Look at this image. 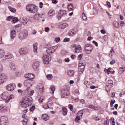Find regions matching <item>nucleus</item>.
<instances>
[{
  "label": "nucleus",
  "instance_id": "nucleus-43",
  "mask_svg": "<svg viewBox=\"0 0 125 125\" xmlns=\"http://www.w3.org/2000/svg\"><path fill=\"white\" fill-rule=\"evenodd\" d=\"M54 41H55V42H56V43H58V42H60V38L57 37L55 39Z\"/></svg>",
  "mask_w": 125,
  "mask_h": 125
},
{
  "label": "nucleus",
  "instance_id": "nucleus-3",
  "mask_svg": "<svg viewBox=\"0 0 125 125\" xmlns=\"http://www.w3.org/2000/svg\"><path fill=\"white\" fill-rule=\"evenodd\" d=\"M42 58L43 59L44 64L48 65V64H49V61L51 60V59L49 57V55L43 54Z\"/></svg>",
  "mask_w": 125,
  "mask_h": 125
},
{
  "label": "nucleus",
  "instance_id": "nucleus-49",
  "mask_svg": "<svg viewBox=\"0 0 125 125\" xmlns=\"http://www.w3.org/2000/svg\"><path fill=\"white\" fill-rule=\"evenodd\" d=\"M78 71L79 72H81V73H83V71H84V69L81 67H78Z\"/></svg>",
  "mask_w": 125,
  "mask_h": 125
},
{
  "label": "nucleus",
  "instance_id": "nucleus-35",
  "mask_svg": "<svg viewBox=\"0 0 125 125\" xmlns=\"http://www.w3.org/2000/svg\"><path fill=\"white\" fill-rule=\"evenodd\" d=\"M62 114L64 116H66L67 114H68V110H67V108L65 107L62 108Z\"/></svg>",
  "mask_w": 125,
  "mask_h": 125
},
{
  "label": "nucleus",
  "instance_id": "nucleus-50",
  "mask_svg": "<svg viewBox=\"0 0 125 125\" xmlns=\"http://www.w3.org/2000/svg\"><path fill=\"white\" fill-rule=\"evenodd\" d=\"M2 71H3V65L0 63V73L2 72Z\"/></svg>",
  "mask_w": 125,
  "mask_h": 125
},
{
  "label": "nucleus",
  "instance_id": "nucleus-10",
  "mask_svg": "<svg viewBox=\"0 0 125 125\" xmlns=\"http://www.w3.org/2000/svg\"><path fill=\"white\" fill-rule=\"evenodd\" d=\"M8 123V118L6 116H2L0 119V124L7 125Z\"/></svg>",
  "mask_w": 125,
  "mask_h": 125
},
{
  "label": "nucleus",
  "instance_id": "nucleus-44",
  "mask_svg": "<svg viewBox=\"0 0 125 125\" xmlns=\"http://www.w3.org/2000/svg\"><path fill=\"white\" fill-rule=\"evenodd\" d=\"M43 89H44V87L43 86V85H41V87L39 88V90L41 92H43Z\"/></svg>",
  "mask_w": 125,
  "mask_h": 125
},
{
  "label": "nucleus",
  "instance_id": "nucleus-14",
  "mask_svg": "<svg viewBox=\"0 0 125 125\" xmlns=\"http://www.w3.org/2000/svg\"><path fill=\"white\" fill-rule=\"evenodd\" d=\"M9 66L11 70H12V71H16V68H17V66H16V65H15V63L13 62H11L9 63Z\"/></svg>",
  "mask_w": 125,
  "mask_h": 125
},
{
  "label": "nucleus",
  "instance_id": "nucleus-25",
  "mask_svg": "<svg viewBox=\"0 0 125 125\" xmlns=\"http://www.w3.org/2000/svg\"><path fill=\"white\" fill-rule=\"evenodd\" d=\"M4 54H5L4 51L1 49H0V59H2V60H3V58L4 57Z\"/></svg>",
  "mask_w": 125,
  "mask_h": 125
},
{
  "label": "nucleus",
  "instance_id": "nucleus-52",
  "mask_svg": "<svg viewBox=\"0 0 125 125\" xmlns=\"http://www.w3.org/2000/svg\"><path fill=\"white\" fill-rule=\"evenodd\" d=\"M13 18V16H10L9 17H8L6 19V20L8 21H10V20H11V19H12Z\"/></svg>",
  "mask_w": 125,
  "mask_h": 125
},
{
  "label": "nucleus",
  "instance_id": "nucleus-6",
  "mask_svg": "<svg viewBox=\"0 0 125 125\" xmlns=\"http://www.w3.org/2000/svg\"><path fill=\"white\" fill-rule=\"evenodd\" d=\"M28 36V31H24L22 32H21L19 34V38L20 40H23L25 39Z\"/></svg>",
  "mask_w": 125,
  "mask_h": 125
},
{
  "label": "nucleus",
  "instance_id": "nucleus-31",
  "mask_svg": "<svg viewBox=\"0 0 125 125\" xmlns=\"http://www.w3.org/2000/svg\"><path fill=\"white\" fill-rule=\"evenodd\" d=\"M113 25L115 28H116L117 29H119L120 28V24H119V22L117 21H114L113 22Z\"/></svg>",
  "mask_w": 125,
  "mask_h": 125
},
{
  "label": "nucleus",
  "instance_id": "nucleus-59",
  "mask_svg": "<svg viewBox=\"0 0 125 125\" xmlns=\"http://www.w3.org/2000/svg\"><path fill=\"white\" fill-rule=\"evenodd\" d=\"M100 32L101 33V34H106V31L104 29L101 30Z\"/></svg>",
  "mask_w": 125,
  "mask_h": 125
},
{
  "label": "nucleus",
  "instance_id": "nucleus-34",
  "mask_svg": "<svg viewBox=\"0 0 125 125\" xmlns=\"http://www.w3.org/2000/svg\"><path fill=\"white\" fill-rule=\"evenodd\" d=\"M54 13H55L54 10L52 9L50 10V11L48 13V16H52V15H53V14H54Z\"/></svg>",
  "mask_w": 125,
  "mask_h": 125
},
{
  "label": "nucleus",
  "instance_id": "nucleus-62",
  "mask_svg": "<svg viewBox=\"0 0 125 125\" xmlns=\"http://www.w3.org/2000/svg\"><path fill=\"white\" fill-rule=\"evenodd\" d=\"M93 43H94V44H95V46H98V43H97V42H96V41H93Z\"/></svg>",
  "mask_w": 125,
  "mask_h": 125
},
{
  "label": "nucleus",
  "instance_id": "nucleus-4",
  "mask_svg": "<svg viewBox=\"0 0 125 125\" xmlns=\"http://www.w3.org/2000/svg\"><path fill=\"white\" fill-rule=\"evenodd\" d=\"M61 97L64 98V97H68L69 96L70 93L69 92V90L67 89H62L61 91Z\"/></svg>",
  "mask_w": 125,
  "mask_h": 125
},
{
  "label": "nucleus",
  "instance_id": "nucleus-16",
  "mask_svg": "<svg viewBox=\"0 0 125 125\" xmlns=\"http://www.w3.org/2000/svg\"><path fill=\"white\" fill-rule=\"evenodd\" d=\"M13 57V55L10 53H8L6 55L4 56L3 58V61H5L6 59H11Z\"/></svg>",
  "mask_w": 125,
  "mask_h": 125
},
{
  "label": "nucleus",
  "instance_id": "nucleus-22",
  "mask_svg": "<svg viewBox=\"0 0 125 125\" xmlns=\"http://www.w3.org/2000/svg\"><path fill=\"white\" fill-rule=\"evenodd\" d=\"M41 16L42 15L40 13H37L34 15L33 18L34 20H39V19L41 18Z\"/></svg>",
  "mask_w": 125,
  "mask_h": 125
},
{
  "label": "nucleus",
  "instance_id": "nucleus-61",
  "mask_svg": "<svg viewBox=\"0 0 125 125\" xmlns=\"http://www.w3.org/2000/svg\"><path fill=\"white\" fill-rule=\"evenodd\" d=\"M29 95L32 96L34 94V90H32L28 92Z\"/></svg>",
  "mask_w": 125,
  "mask_h": 125
},
{
  "label": "nucleus",
  "instance_id": "nucleus-51",
  "mask_svg": "<svg viewBox=\"0 0 125 125\" xmlns=\"http://www.w3.org/2000/svg\"><path fill=\"white\" fill-rule=\"evenodd\" d=\"M35 106H32L31 107H30V108L29 109V111H30V112H34V110H35Z\"/></svg>",
  "mask_w": 125,
  "mask_h": 125
},
{
  "label": "nucleus",
  "instance_id": "nucleus-20",
  "mask_svg": "<svg viewBox=\"0 0 125 125\" xmlns=\"http://www.w3.org/2000/svg\"><path fill=\"white\" fill-rule=\"evenodd\" d=\"M1 97L2 99L6 100L8 98V93L4 92L1 95Z\"/></svg>",
  "mask_w": 125,
  "mask_h": 125
},
{
  "label": "nucleus",
  "instance_id": "nucleus-64",
  "mask_svg": "<svg viewBox=\"0 0 125 125\" xmlns=\"http://www.w3.org/2000/svg\"><path fill=\"white\" fill-rule=\"evenodd\" d=\"M83 56V54H80L78 55V57L79 59H81Z\"/></svg>",
  "mask_w": 125,
  "mask_h": 125
},
{
  "label": "nucleus",
  "instance_id": "nucleus-63",
  "mask_svg": "<svg viewBox=\"0 0 125 125\" xmlns=\"http://www.w3.org/2000/svg\"><path fill=\"white\" fill-rule=\"evenodd\" d=\"M80 102L81 103H82V104H85V100H84V99H82L80 100Z\"/></svg>",
  "mask_w": 125,
  "mask_h": 125
},
{
  "label": "nucleus",
  "instance_id": "nucleus-33",
  "mask_svg": "<svg viewBox=\"0 0 125 125\" xmlns=\"http://www.w3.org/2000/svg\"><path fill=\"white\" fill-rule=\"evenodd\" d=\"M18 21H19L18 18L14 17V18H13V19H12V22L14 24H15V23H17V22H18Z\"/></svg>",
  "mask_w": 125,
  "mask_h": 125
},
{
  "label": "nucleus",
  "instance_id": "nucleus-47",
  "mask_svg": "<svg viewBox=\"0 0 125 125\" xmlns=\"http://www.w3.org/2000/svg\"><path fill=\"white\" fill-rule=\"evenodd\" d=\"M94 120H95V121H100V122L102 121V119L99 118L98 117H94Z\"/></svg>",
  "mask_w": 125,
  "mask_h": 125
},
{
  "label": "nucleus",
  "instance_id": "nucleus-19",
  "mask_svg": "<svg viewBox=\"0 0 125 125\" xmlns=\"http://www.w3.org/2000/svg\"><path fill=\"white\" fill-rule=\"evenodd\" d=\"M24 84L25 86H26V87H30V86H32V85L31 84V82H30V80H26L24 82Z\"/></svg>",
  "mask_w": 125,
  "mask_h": 125
},
{
  "label": "nucleus",
  "instance_id": "nucleus-12",
  "mask_svg": "<svg viewBox=\"0 0 125 125\" xmlns=\"http://www.w3.org/2000/svg\"><path fill=\"white\" fill-rule=\"evenodd\" d=\"M40 67V62L37 61L33 62L32 64V68L35 71H38V68Z\"/></svg>",
  "mask_w": 125,
  "mask_h": 125
},
{
  "label": "nucleus",
  "instance_id": "nucleus-36",
  "mask_svg": "<svg viewBox=\"0 0 125 125\" xmlns=\"http://www.w3.org/2000/svg\"><path fill=\"white\" fill-rule=\"evenodd\" d=\"M16 27V30H18V31H21V29H22V26H20V24H17Z\"/></svg>",
  "mask_w": 125,
  "mask_h": 125
},
{
  "label": "nucleus",
  "instance_id": "nucleus-2",
  "mask_svg": "<svg viewBox=\"0 0 125 125\" xmlns=\"http://www.w3.org/2000/svg\"><path fill=\"white\" fill-rule=\"evenodd\" d=\"M19 21L20 23L23 24L24 26H29L30 25L29 20L26 18H21Z\"/></svg>",
  "mask_w": 125,
  "mask_h": 125
},
{
  "label": "nucleus",
  "instance_id": "nucleus-46",
  "mask_svg": "<svg viewBox=\"0 0 125 125\" xmlns=\"http://www.w3.org/2000/svg\"><path fill=\"white\" fill-rule=\"evenodd\" d=\"M70 40L71 39L69 38H64L63 42H70Z\"/></svg>",
  "mask_w": 125,
  "mask_h": 125
},
{
  "label": "nucleus",
  "instance_id": "nucleus-27",
  "mask_svg": "<svg viewBox=\"0 0 125 125\" xmlns=\"http://www.w3.org/2000/svg\"><path fill=\"white\" fill-rule=\"evenodd\" d=\"M68 76L69 77H73L75 75V72L74 70H68L67 72Z\"/></svg>",
  "mask_w": 125,
  "mask_h": 125
},
{
  "label": "nucleus",
  "instance_id": "nucleus-24",
  "mask_svg": "<svg viewBox=\"0 0 125 125\" xmlns=\"http://www.w3.org/2000/svg\"><path fill=\"white\" fill-rule=\"evenodd\" d=\"M80 52H82V47H81L80 45H78L75 48V53H80Z\"/></svg>",
  "mask_w": 125,
  "mask_h": 125
},
{
  "label": "nucleus",
  "instance_id": "nucleus-17",
  "mask_svg": "<svg viewBox=\"0 0 125 125\" xmlns=\"http://www.w3.org/2000/svg\"><path fill=\"white\" fill-rule=\"evenodd\" d=\"M24 77L26 78V79H28V80L30 81V80H33V79L35 78V75L32 73H29L27 74H25Z\"/></svg>",
  "mask_w": 125,
  "mask_h": 125
},
{
  "label": "nucleus",
  "instance_id": "nucleus-9",
  "mask_svg": "<svg viewBox=\"0 0 125 125\" xmlns=\"http://www.w3.org/2000/svg\"><path fill=\"white\" fill-rule=\"evenodd\" d=\"M21 102V108H23V109H26V108L29 107V101H22Z\"/></svg>",
  "mask_w": 125,
  "mask_h": 125
},
{
  "label": "nucleus",
  "instance_id": "nucleus-58",
  "mask_svg": "<svg viewBox=\"0 0 125 125\" xmlns=\"http://www.w3.org/2000/svg\"><path fill=\"white\" fill-rule=\"evenodd\" d=\"M90 109H92V110H96V107H94L93 105H90L89 106Z\"/></svg>",
  "mask_w": 125,
  "mask_h": 125
},
{
  "label": "nucleus",
  "instance_id": "nucleus-48",
  "mask_svg": "<svg viewBox=\"0 0 125 125\" xmlns=\"http://www.w3.org/2000/svg\"><path fill=\"white\" fill-rule=\"evenodd\" d=\"M79 66H83L84 67H85V63L82 62H80L79 63Z\"/></svg>",
  "mask_w": 125,
  "mask_h": 125
},
{
  "label": "nucleus",
  "instance_id": "nucleus-1",
  "mask_svg": "<svg viewBox=\"0 0 125 125\" xmlns=\"http://www.w3.org/2000/svg\"><path fill=\"white\" fill-rule=\"evenodd\" d=\"M26 10L30 13H36L38 11V7L33 4H29L26 6Z\"/></svg>",
  "mask_w": 125,
  "mask_h": 125
},
{
  "label": "nucleus",
  "instance_id": "nucleus-41",
  "mask_svg": "<svg viewBox=\"0 0 125 125\" xmlns=\"http://www.w3.org/2000/svg\"><path fill=\"white\" fill-rule=\"evenodd\" d=\"M46 78L48 80H51L53 78V76L51 74H48L46 75Z\"/></svg>",
  "mask_w": 125,
  "mask_h": 125
},
{
  "label": "nucleus",
  "instance_id": "nucleus-45",
  "mask_svg": "<svg viewBox=\"0 0 125 125\" xmlns=\"http://www.w3.org/2000/svg\"><path fill=\"white\" fill-rule=\"evenodd\" d=\"M14 98V95H11L9 97L8 100L7 101H6V102L7 103L9 102V100H10V99H12V98Z\"/></svg>",
  "mask_w": 125,
  "mask_h": 125
},
{
  "label": "nucleus",
  "instance_id": "nucleus-23",
  "mask_svg": "<svg viewBox=\"0 0 125 125\" xmlns=\"http://www.w3.org/2000/svg\"><path fill=\"white\" fill-rule=\"evenodd\" d=\"M42 118L43 119L44 121H48V120H49V116L45 114H43L42 116Z\"/></svg>",
  "mask_w": 125,
  "mask_h": 125
},
{
  "label": "nucleus",
  "instance_id": "nucleus-38",
  "mask_svg": "<svg viewBox=\"0 0 125 125\" xmlns=\"http://www.w3.org/2000/svg\"><path fill=\"white\" fill-rule=\"evenodd\" d=\"M82 15L83 20H87V17L85 15V13H83Z\"/></svg>",
  "mask_w": 125,
  "mask_h": 125
},
{
  "label": "nucleus",
  "instance_id": "nucleus-8",
  "mask_svg": "<svg viewBox=\"0 0 125 125\" xmlns=\"http://www.w3.org/2000/svg\"><path fill=\"white\" fill-rule=\"evenodd\" d=\"M64 15H67V11L64 10H60L58 14V19L60 20V19H61V17L64 16Z\"/></svg>",
  "mask_w": 125,
  "mask_h": 125
},
{
  "label": "nucleus",
  "instance_id": "nucleus-37",
  "mask_svg": "<svg viewBox=\"0 0 125 125\" xmlns=\"http://www.w3.org/2000/svg\"><path fill=\"white\" fill-rule=\"evenodd\" d=\"M50 89L51 91H52V93L53 94V93H54V91H55V86H51Z\"/></svg>",
  "mask_w": 125,
  "mask_h": 125
},
{
  "label": "nucleus",
  "instance_id": "nucleus-21",
  "mask_svg": "<svg viewBox=\"0 0 125 125\" xmlns=\"http://www.w3.org/2000/svg\"><path fill=\"white\" fill-rule=\"evenodd\" d=\"M75 35H76V32H75L74 29H71L68 33V35L70 36V37H73Z\"/></svg>",
  "mask_w": 125,
  "mask_h": 125
},
{
  "label": "nucleus",
  "instance_id": "nucleus-54",
  "mask_svg": "<svg viewBox=\"0 0 125 125\" xmlns=\"http://www.w3.org/2000/svg\"><path fill=\"white\" fill-rule=\"evenodd\" d=\"M39 7L40 8H42L43 7V3L40 2L39 3Z\"/></svg>",
  "mask_w": 125,
  "mask_h": 125
},
{
  "label": "nucleus",
  "instance_id": "nucleus-7",
  "mask_svg": "<svg viewBox=\"0 0 125 125\" xmlns=\"http://www.w3.org/2000/svg\"><path fill=\"white\" fill-rule=\"evenodd\" d=\"M16 87L15 83H11L10 84H8L6 86V89L8 90V91H13L14 89H15V88Z\"/></svg>",
  "mask_w": 125,
  "mask_h": 125
},
{
  "label": "nucleus",
  "instance_id": "nucleus-57",
  "mask_svg": "<svg viewBox=\"0 0 125 125\" xmlns=\"http://www.w3.org/2000/svg\"><path fill=\"white\" fill-rule=\"evenodd\" d=\"M44 100L43 99V98H42V97H40L39 98V101L40 103H42V102L44 101Z\"/></svg>",
  "mask_w": 125,
  "mask_h": 125
},
{
  "label": "nucleus",
  "instance_id": "nucleus-60",
  "mask_svg": "<svg viewBox=\"0 0 125 125\" xmlns=\"http://www.w3.org/2000/svg\"><path fill=\"white\" fill-rule=\"evenodd\" d=\"M116 63V61L115 60H112V61L110 62L111 65H114Z\"/></svg>",
  "mask_w": 125,
  "mask_h": 125
},
{
  "label": "nucleus",
  "instance_id": "nucleus-18",
  "mask_svg": "<svg viewBox=\"0 0 125 125\" xmlns=\"http://www.w3.org/2000/svg\"><path fill=\"white\" fill-rule=\"evenodd\" d=\"M10 37L11 40H13V39L16 37V31H15L14 30L11 31L10 33Z\"/></svg>",
  "mask_w": 125,
  "mask_h": 125
},
{
  "label": "nucleus",
  "instance_id": "nucleus-30",
  "mask_svg": "<svg viewBox=\"0 0 125 125\" xmlns=\"http://www.w3.org/2000/svg\"><path fill=\"white\" fill-rule=\"evenodd\" d=\"M67 8L69 11H71V10H74V5H73V4L70 3L68 5Z\"/></svg>",
  "mask_w": 125,
  "mask_h": 125
},
{
  "label": "nucleus",
  "instance_id": "nucleus-15",
  "mask_svg": "<svg viewBox=\"0 0 125 125\" xmlns=\"http://www.w3.org/2000/svg\"><path fill=\"white\" fill-rule=\"evenodd\" d=\"M55 52V49H54L53 47H48L46 50V52L49 55H50V54L52 53H54Z\"/></svg>",
  "mask_w": 125,
  "mask_h": 125
},
{
  "label": "nucleus",
  "instance_id": "nucleus-56",
  "mask_svg": "<svg viewBox=\"0 0 125 125\" xmlns=\"http://www.w3.org/2000/svg\"><path fill=\"white\" fill-rule=\"evenodd\" d=\"M49 31H50L49 27H47L45 28V32H46V33H49Z\"/></svg>",
  "mask_w": 125,
  "mask_h": 125
},
{
  "label": "nucleus",
  "instance_id": "nucleus-40",
  "mask_svg": "<svg viewBox=\"0 0 125 125\" xmlns=\"http://www.w3.org/2000/svg\"><path fill=\"white\" fill-rule=\"evenodd\" d=\"M81 120V117L80 116H77L75 118L76 123H79Z\"/></svg>",
  "mask_w": 125,
  "mask_h": 125
},
{
  "label": "nucleus",
  "instance_id": "nucleus-29",
  "mask_svg": "<svg viewBox=\"0 0 125 125\" xmlns=\"http://www.w3.org/2000/svg\"><path fill=\"white\" fill-rule=\"evenodd\" d=\"M33 51L34 53H38V44H33Z\"/></svg>",
  "mask_w": 125,
  "mask_h": 125
},
{
  "label": "nucleus",
  "instance_id": "nucleus-42",
  "mask_svg": "<svg viewBox=\"0 0 125 125\" xmlns=\"http://www.w3.org/2000/svg\"><path fill=\"white\" fill-rule=\"evenodd\" d=\"M105 89H106V91H107V92L108 91H110V90L111 89V88H110V85L106 84V86L105 87Z\"/></svg>",
  "mask_w": 125,
  "mask_h": 125
},
{
  "label": "nucleus",
  "instance_id": "nucleus-39",
  "mask_svg": "<svg viewBox=\"0 0 125 125\" xmlns=\"http://www.w3.org/2000/svg\"><path fill=\"white\" fill-rule=\"evenodd\" d=\"M10 11H11V12H13L14 13H15L16 12V9L11 7V6H9L8 7Z\"/></svg>",
  "mask_w": 125,
  "mask_h": 125
},
{
  "label": "nucleus",
  "instance_id": "nucleus-28",
  "mask_svg": "<svg viewBox=\"0 0 125 125\" xmlns=\"http://www.w3.org/2000/svg\"><path fill=\"white\" fill-rule=\"evenodd\" d=\"M113 83H114V82L112 80H109L107 82V84L109 85V88H112V87L113 86Z\"/></svg>",
  "mask_w": 125,
  "mask_h": 125
},
{
  "label": "nucleus",
  "instance_id": "nucleus-5",
  "mask_svg": "<svg viewBox=\"0 0 125 125\" xmlns=\"http://www.w3.org/2000/svg\"><path fill=\"white\" fill-rule=\"evenodd\" d=\"M7 80V76L4 73H0V84H2Z\"/></svg>",
  "mask_w": 125,
  "mask_h": 125
},
{
  "label": "nucleus",
  "instance_id": "nucleus-55",
  "mask_svg": "<svg viewBox=\"0 0 125 125\" xmlns=\"http://www.w3.org/2000/svg\"><path fill=\"white\" fill-rule=\"evenodd\" d=\"M107 71V75H110V71L112 70V68L109 67L108 69H106Z\"/></svg>",
  "mask_w": 125,
  "mask_h": 125
},
{
  "label": "nucleus",
  "instance_id": "nucleus-13",
  "mask_svg": "<svg viewBox=\"0 0 125 125\" xmlns=\"http://www.w3.org/2000/svg\"><path fill=\"white\" fill-rule=\"evenodd\" d=\"M85 49L86 52H89V53H91L92 50H93V46L89 44H87L85 46Z\"/></svg>",
  "mask_w": 125,
  "mask_h": 125
},
{
  "label": "nucleus",
  "instance_id": "nucleus-32",
  "mask_svg": "<svg viewBox=\"0 0 125 125\" xmlns=\"http://www.w3.org/2000/svg\"><path fill=\"white\" fill-rule=\"evenodd\" d=\"M69 26V24L67 23H63L60 25V28L61 29H65L67 28Z\"/></svg>",
  "mask_w": 125,
  "mask_h": 125
},
{
  "label": "nucleus",
  "instance_id": "nucleus-53",
  "mask_svg": "<svg viewBox=\"0 0 125 125\" xmlns=\"http://www.w3.org/2000/svg\"><path fill=\"white\" fill-rule=\"evenodd\" d=\"M68 107H69V109L70 110V111H73V109L74 108V106L72 105L69 104L68 105Z\"/></svg>",
  "mask_w": 125,
  "mask_h": 125
},
{
  "label": "nucleus",
  "instance_id": "nucleus-11",
  "mask_svg": "<svg viewBox=\"0 0 125 125\" xmlns=\"http://www.w3.org/2000/svg\"><path fill=\"white\" fill-rule=\"evenodd\" d=\"M28 52V49L27 48H22L19 51L20 55H26Z\"/></svg>",
  "mask_w": 125,
  "mask_h": 125
},
{
  "label": "nucleus",
  "instance_id": "nucleus-26",
  "mask_svg": "<svg viewBox=\"0 0 125 125\" xmlns=\"http://www.w3.org/2000/svg\"><path fill=\"white\" fill-rule=\"evenodd\" d=\"M6 106H3V105H1L0 106V112L4 113V112L6 111Z\"/></svg>",
  "mask_w": 125,
  "mask_h": 125
}]
</instances>
